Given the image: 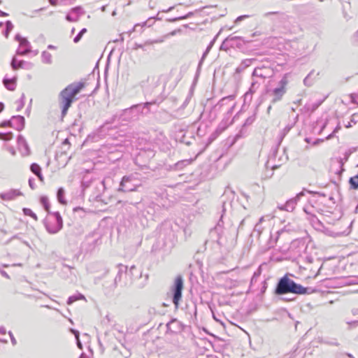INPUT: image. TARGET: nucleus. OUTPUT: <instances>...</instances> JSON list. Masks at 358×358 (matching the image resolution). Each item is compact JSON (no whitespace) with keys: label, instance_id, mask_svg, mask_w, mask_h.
Masks as SVG:
<instances>
[{"label":"nucleus","instance_id":"f257e3e1","mask_svg":"<svg viewBox=\"0 0 358 358\" xmlns=\"http://www.w3.org/2000/svg\"><path fill=\"white\" fill-rule=\"evenodd\" d=\"M316 290L312 287H305L296 283L294 280L288 277V274L285 275L279 279L275 289V294L276 295H283L288 293L295 294H310Z\"/></svg>","mask_w":358,"mask_h":358},{"label":"nucleus","instance_id":"f03ea898","mask_svg":"<svg viewBox=\"0 0 358 358\" xmlns=\"http://www.w3.org/2000/svg\"><path fill=\"white\" fill-rule=\"evenodd\" d=\"M84 87V83H75L69 85L59 94V101L62 108V117H64L71 107L75 96Z\"/></svg>","mask_w":358,"mask_h":358},{"label":"nucleus","instance_id":"7ed1b4c3","mask_svg":"<svg viewBox=\"0 0 358 358\" xmlns=\"http://www.w3.org/2000/svg\"><path fill=\"white\" fill-rule=\"evenodd\" d=\"M145 182V178L137 172L122 177L118 192H129L138 191V189L143 186Z\"/></svg>","mask_w":358,"mask_h":358},{"label":"nucleus","instance_id":"20e7f679","mask_svg":"<svg viewBox=\"0 0 358 358\" xmlns=\"http://www.w3.org/2000/svg\"><path fill=\"white\" fill-rule=\"evenodd\" d=\"M45 226L50 234H54L59 231L63 227V221L59 213L54 212L49 214L45 219Z\"/></svg>","mask_w":358,"mask_h":358},{"label":"nucleus","instance_id":"39448f33","mask_svg":"<svg viewBox=\"0 0 358 358\" xmlns=\"http://www.w3.org/2000/svg\"><path fill=\"white\" fill-rule=\"evenodd\" d=\"M288 84V80L287 76H284L283 78L278 83V86L273 89L270 92V96H271V103L274 104L278 101L282 100L283 96L287 92V85Z\"/></svg>","mask_w":358,"mask_h":358},{"label":"nucleus","instance_id":"423d86ee","mask_svg":"<svg viewBox=\"0 0 358 358\" xmlns=\"http://www.w3.org/2000/svg\"><path fill=\"white\" fill-rule=\"evenodd\" d=\"M183 289V279L181 275H178L175 279L174 284L171 288L173 292V303L176 308H178L179 301L182 298V291Z\"/></svg>","mask_w":358,"mask_h":358},{"label":"nucleus","instance_id":"0eeeda50","mask_svg":"<svg viewBox=\"0 0 358 358\" xmlns=\"http://www.w3.org/2000/svg\"><path fill=\"white\" fill-rule=\"evenodd\" d=\"M273 73L274 71L272 68L262 65L261 66H257L254 69L252 73V78L255 77L259 78L264 80L266 78L272 77Z\"/></svg>","mask_w":358,"mask_h":358},{"label":"nucleus","instance_id":"6e6552de","mask_svg":"<svg viewBox=\"0 0 358 358\" xmlns=\"http://www.w3.org/2000/svg\"><path fill=\"white\" fill-rule=\"evenodd\" d=\"M223 228L220 224V222L217 224L214 227V229H211L210 231V236L211 238L214 239L217 243L221 246L225 245L226 241L222 237L223 234Z\"/></svg>","mask_w":358,"mask_h":358},{"label":"nucleus","instance_id":"1a4fd4ad","mask_svg":"<svg viewBox=\"0 0 358 358\" xmlns=\"http://www.w3.org/2000/svg\"><path fill=\"white\" fill-rule=\"evenodd\" d=\"M304 195L303 192H301L296 194V196L289 200H288L286 203L283 206H279L278 208L282 210H286L288 212H292L295 208V206L300 199L301 196Z\"/></svg>","mask_w":358,"mask_h":358},{"label":"nucleus","instance_id":"9d476101","mask_svg":"<svg viewBox=\"0 0 358 358\" xmlns=\"http://www.w3.org/2000/svg\"><path fill=\"white\" fill-rule=\"evenodd\" d=\"M31 52V46L27 39H23L16 51V55H26Z\"/></svg>","mask_w":358,"mask_h":358},{"label":"nucleus","instance_id":"9b49d317","mask_svg":"<svg viewBox=\"0 0 358 358\" xmlns=\"http://www.w3.org/2000/svg\"><path fill=\"white\" fill-rule=\"evenodd\" d=\"M22 195V193L18 189H10L6 192L0 194V198L4 201H10L17 196Z\"/></svg>","mask_w":358,"mask_h":358},{"label":"nucleus","instance_id":"f8f14e48","mask_svg":"<svg viewBox=\"0 0 358 358\" xmlns=\"http://www.w3.org/2000/svg\"><path fill=\"white\" fill-rule=\"evenodd\" d=\"M83 14L82 8L77 6L71 9L70 13L66 15V19L69 22H76L78 20L79 16Z\"/></svg>","mask_w":358,"mask_h":358},{"label":"nucleus","instance_id":"ddd939ff","mask_svg":"<svg viewBox=\"0 0 358 358\" xmlns=\"http://www.w3.org/2000/svg\"><path fill=\"white\" fill-rule=\"evenodd\" d=\"M17 145L22 155L27 156L29 155L30 150L29 145L25 138L21 135L17 137Z\"/></svg>","mask_w":358,"mask_h":358},{"label":"nucleus","instance_id":"4468645a","mask_svg":"<svg viewBox=\"0 0 358 358\" xmlns=\"http://www.w3.org/2000/svg\"><path fill=\"white\" fill-rule=\"evenodd\" d=\"M166 327L167 331L171 333H177L182 329L180 322L176 319H173L169 323H167Z\"/></svg>","mask_w":358,"mask_h":358},{"label":"nucleus","instance_id":"2eb2a0df","mask_svg":"<svg viewBox=\"0 0 358 358\" xmlns=\"http://www.w3.org/2000/svg\"><path fill=\"white\" fill-rule=\"evenodd\" d=\"M13 124L12 127L20 131L24 127V118L21 115H16L12 117Z\"/></svg>","mask_w":358,"mask_h":358},{"label":"nucleus","instance_id":"dca6fc26","mask_svg":"<svg viewBox=\"0 0 358 358\" xmlns=\"http://www.w3.org/2000/svg\"><path fill=\"white\" fill-rule=\"evenodd\" d=\"M260 85L261 83L253 79L249 90L245 94V99H247L249 96L251 98L252 95L257 92Z\"/></svg>","mask_w":358,"mask_h":358},{"label":"nucleus","instance_id":"f3484780","mask_svg":"<svg viewBox=\"0 0 358 358\" xmlns=\"http://www.w3.org/2000/svg\"><path fill=\"white\" fill-rule=\"evenodd\" d=\"M255 59H245L241 62L239 66L236 69V73H240L243 72L246 68L250 66Z\"/></svg>","mask_w":358,"mask_h":358},{"label":"nucleus","instance_id":"a211bd4d","mask_svg":"<svg viewBox=\"0 0 358 358\" xmlns=\"http://www.w3.org/2000/svg\"><path fill=\"white\" fill-rule=\"evenodd\" d=\"M25 64L26 62L24 60H17L16 55L13 56L10 62L11 68L15 71L24 68Z\"/></svg>","mask_w":358,"mask_h":358},{"label":"nucleus","instance_id":"6ab92c4d","mask_svg":"<svg viewBox=\"0 0 358 358\" xmlns=\"http://www.w3.org/2000/svg\"><path fill=\"white\" fill-rule=\"evenodd\" d=\"M30 170L34 174H35L38 177L40 181L43 182L44 178L41 173V169L38 164L33 163L30 166Z\"/></svg>","mask_w":358,"mask_h":358},{"label":"nucleus","instance_id":"aec40b11","mask_svg":"<svg viewBox=\"0 0 358 358\" xmlns=\"http://www.w3.org/2000/svg\"><path fill=\"white\" fill-rule=\"evenodd\" d=\"M15 81H16V78H5L3 80V83L7 90H8L10 91H13L15 89V86H16Z\"/></svg>","mask_w":358,"mask_h":358},{"label":"nucleus","instance_id":"412c9836","mask_svg":"<svg viewBox=\"0 0 358 358\" xmlns=\"http://www.w3.org/2000/svg\"><path fill=\"white\" fill-rule=\"evenodd\" d=\"M150 105V103H149V102L145 103L143 104V106H142L141 104L134 105L131 108L125 109L124 111L125 113H128L134 110H136L139 113H143V109L145 107L148 108Z\"/></svg>","mask_w":358,"mask_h":358},{"label":"nucleus","instance_id":"4be33fe9","mask_svg":"<svg viewBox=\"0 0 358 358\" xmlns=\"http://www.w3.org/2000/svg\"><path fill=\"white\" fill-rule=\"evenodd\" d=\"M118 267V273L115 278V283L117 284L118 282L122 280V275L123 273H126L127 271V266L123 264H119Z\"/></svg>","mask_w":358,"mask_h":358},{"label":"nucleus","instance_id":"5701e85b","mask_svg":"<svg viewBox=\"0 0 358 358\" xmlns=\"http://www.w3.org/2000/svg\"><path fill=\"white\" fill-rule=\"evenodd\" d=\"M326 99L324 98L322 100L318 101L317 103H313V104H306L303 109L306 110V111H310V112H313L315 111L322 103V102L324 101V99Z\"/></svg>","mask_w":358,"mask_h":358},{"label":"nucleus","instance_id":"b1692460","mask_svg":"<svg viewBox=\"0 0 358 358\" xmlns=\"http://www.w3.org/2000/svg\"><path fill=\"white\" fill-rule=\"evenodd\" d=\"M192 161L193 160L192 159L179 161L175 164L176 169L181 170L185 166L189 165L192 162Z\"/></svg>","mask_w":358,"mask_h":358},{"label":"nucleus","instance_id":"393cba45","mask_svg":"<svg viewBox=\"0 0 358 358\" xmlns=\"http://www.w3.org/2000/svg\"><path fill=\"white\" fill-rule=\"evenodd\" d=\"M264 220V217H262L259 220V222L256 224V225L255 226V228H254V230H253V234L255 235V234L257 236H259L262 230H263V227L261 226V223L262 222V221Z\"/></svg>","mask_w":358,"mask_h":358},{"label":"nucleus","instance_id":"a878e982","mask_svg":"<svg viewBox=\"0 0 358 358\" xmlns=\"http://www.w3.org/2000/svg\"><path fill=\"white\" fill-rule=\"evenodd\" d=\"M58 201L62 204H66V201L64 199V189L62 187L59 188L57 193Z\"/></svg>","mask_w":358,"mask_h":358},{"label":"nucleus","instance_id":"bb28decb","mask_svg":"<svg viewBox=\"0 0 358 358\" xmlns=\"http://www.w3.org/2000/svg\"><path fill=\"white\" fill-rule=\"evenodd\" d=\"M42 62L45 64L52 63V55L50 52L43 51L41 54Z\"/></svg>","mask_w":358,"mask_h":358},{"label":"nucleus","instance_id":"cd10ccee","mask_svg":"<svg viewBox=\"0 0 358 358\" xmlns=\"http://www.w3.org/2000/svg\"><path fill=\"white\" fill-rule=\"evenodd\" d=\"M41 203L43 206L45 211L49 214L52 213L50 211V203L48 197L46 196H41Z\"/></svg>","mask_w":358,"mask_h":358},{"label":"nucleus","instance_id":"c85d7f7f","mask_svg":"<svg viewBox=\"0 0 358 358\" xmlns=\"http://www.w3.org/2000/svg\"><path fill=\"white\" fill-rule=\"evenodd\" d=\"M79 299H85L84 295H83L81 294H78V295L71 296L68 299L67 303L69 305H71V303H73V302H75L76 301L79 300Z\"/></svg>","mask_w":358,"mask_h":358},{"label":"nucleus","instance_id":"c756f323","mask_svg":"<svg viewBox=\"0 0 358 358\" xmlns=\"http://www.w3.org/2000/svg\"><path fill=\"white\" fill-rule=\"evenodd\" d=\"M349 182L352 189H358V175L350 178Z\"/></svg>","mask_w":358,"mask_h":358},{"label":"nucleus","instance_id":"7c9ffc66","mask_svg":"<svg viewBox=\"0 0 358 358\" xmlns=\"http://www.w3.org/2000/svg\"><path fill=\"white\" fill-rule=\"evenodd\" d=\"M153 19H155V17H150V18L148 19V21L144 22H143V23H142V24H135V25H134V27H133L132 30L129 32V34H130L131 32H133V31H137V28H138V27H145V26H148V27H150V24H148V21H150V20H153Z\"/></svg>","mask_w":358,"mask_h":358},{"label":"nucleus","instance_id":"2f4dec72","mask_svg":"<svg viewBox=\"0 0 358 358\" xmlns=\"http://www.w3.org/2000/svg\"><path fill=\"white\" fill-rule=\"evenodd\" d=\"M6 30L4 31V36H5L6 38H8V35H9V33L11 31V30L13 28V24L11 23L10 21H7L6 22Z\"/></svg>","mask_w":358,"mask_h":358},{"label":"nucleus","instance_id":"473e14b6","mask_svg":"<svg viewBox=\"0 0 358 358\" xmlns=\"http://www.w3.org/2000/svg\"><path fill=\"white\" fill-rule=\"evenodd\" d=\"M23 213L25 215L30 216L32 218H34L35 220H37L36 215L34 213H33V211L31 209L24 208H23Z\"/></svg>","mask_w":358,"mask_h":358},{"label":"nucleus","instance_id":"72a5a7b5","mask_svg":"<svg viewBox=\"0 0 358 358\" xmlns=\"http://www.w3.org/2000/svg\"><path fill=\"white\" fill-rule=\"evenodd\" d=\"M215 38H214L210 43V44L208 45L206 51L203 52V56L201 57V59L200 61V64L203 62V60L204 59V58L207 56V55L208 54L209 51L210 50V49L212 48L213 44H214V42H215Z\"/></svg>","mask_w":358,"mask_h":358},{"label":"nucleus","instance_id":"f704fd0d","mask_svg":"<svg viewBox=\"0 0 358 358\" xmlns=\"http://www.w3.org/2000/svg\"><path fill=\"white\" fill-rule=\"evenodd\" d=\"M86 32H87V29H85V28L82 29L80 31V32L77 34V36L74 38L73 42L78 43V41H80V40L81 39L83 34H85Z\"/></svg>","mask_w":358,"mask_h":358},{"label":"nucleus","instance_id":"c9c22d12","mask_svg":"<svg viewBox=\"0 0 358 358\" xmlns=\"http://www.w3.org/2000/svg\"><path fill=\"white\" fill-rule=\"evenodd\" d=\"M12 138V133H0V139L3 141H9Z\"/></svg>","mask_w":358,"mask_h":358},{"label":"nucleus","instance_id":"e433bc0d","mask_svg":"<svg viewBox=\"0 0 358 358\" xmlns=\"http://www.w3.org/2000/svg\"><path fill=\"white\" fill-rule=\"evenodd\" d=\"M13 121L12 119L10 120H6L1 123L0 126L1 127H12Z\"/></svg>","mask_w":358,"mask_h":358},{"label":"nucleus","instance_id":"4c0bfd02","mask_svg":"<svg viewBox=\"0 0 358 358\" xmlns=\"http://www.w3.org/2000/svg\"><path fill=\"white\" fill-rule=\"evenodd\" d=\"M255 121V117L254 116H251V117H249L246 119L245 123H244V126H248V125H250L252 124V122Z\"/></svg>","mask_w":358,"mask_h":358},{"label":"nucleus","instance_id":"58836bf2","mask_svg":"<svg viewBox=\"0 0 358 358\" xmlns=\"http://www.w3.org/2000/svg\"><path fill=\"white\" fill-rule=\"evenodd\" d=\"M236 40H241L243 41L244 43L245 42V41H243L241 37L240 36H229L228 38H227L226 41H234Z\"/></svg>","mask_w":358,"mask_h":358},{"label":"nucleus","instance_id":"ea45409f","mask_svg":"<svg viewBox=\"0 0 358 358\" xmlns=\"http://www.w3.org/2000/svg\"><path fill=\"white\" fill-rule=\"evenodd\" d=\"M346 323L349 325L350 329L358 326V320L347 321Z\"/></svg>","mask_w":358,"mask_h":358},{"label":"nucleus","instance_id":"a19ab883","mask_svg":"<svg viewBox=\"0 0 358 358\" xmlns=\"http://www.w3.org/2000/svg\"><path fill=\"white\" fill-rule=\"evenodd\" d=\"M250 17V16H249V15H241V16L238 17L236 19L235 22H236V23H238V22H239L242 21L243 20H244V19H245V18H248V17Z\"/></svg>","mask_w":358,"mask_h":358},{"label":"nucleus","instance_id":"79ce46f5","mask_svg":"<svg viewBox=\"0 0 358 358\" xmlns=\"http://www.w3.org/2000/svg\"><path fill=\"white\" fill-rule=\"evenodd\" d=\"M341 129V127L339 125H338L335 129L334 130V131L329 134L327 137V139H330L332 138L333 135L334 133L337 132L339 129Z\"/></svg>","mask_w":358,"mask_h":358},{"label":"nucleus","instance_id":"37998d69","mask_svg":"<svg viewBox=\"0 0 358 358\" xmlns=\"http://www.w3.org/2000/svg\"><path fill=\"white\" fill-rule=\"evenodd\" d=\"M15 39L17 41L20 43V45L21 44V42H22L23 39H27L26 38L22 37L20 34H16L15 36Z\"/></svg>","mask_w":358,"mask_h":358},{"label":"nucleus","instance_id":"c03bdc74","mask_svg":"<svg viewBox=\"0 0 358 358\" xmlns=\"http://www.w3.org/2000/svg\"><path fill=\"white\" fill-rule=\"evenodd\" d=\"M70 331L71 333H73L74 334L76 339L79 338L80 333L78 331L73 329H71Z\"/></svg>","mask_w":358,"mask_h":358},{"label":"nucleus","instance_id":"a18cd8bd","mask_svg":"<svg viewBox=\"0 0 358 358\" xmlns=\"http://www.w3.org/2000/svg\"><path fill=\"white\" fill-rule=\"evenodd\" d=\"M8 334H9V336H10V340H11V342H12L13 345H15V344H16V340H15V338H14V336H13V335L12 332L9 331V332H8Z\"/></svg>","mask_w":358,"mask_h":358},{"label":"nucleus","instance_id":"49530a36","mask_svg":"<svg viewBox=\"0 0 358 358\" xmlns=\"http://www.w3.org/2000/svg\"><path fill=\"white\" fill-rule=\"evenodd\" d=\"M34 179H32V178H30V179L29 180V185L30 187H31L32 189H34L35 188V184H34Z\"/></svg>","mask_w":358,"mask_h":358},{"label":"nucleus","instance_id":"de8ad7c7","mask_svg":"<svg viewBox=\"0 0 358 358\" xmlns=\"http://www.w3.org/2000/svg\"><path fill=\"white\" fill-rule=\"evenodd\" d=\"M0 273L5 278L9 279L10 278V276L8 275V274L3 270L1 269L0 268Z\"/></svg>","mask_w":358,"mask_h":358},{"label":"nucleus","instance_id":"09e8293b","mask_svg":"<svg viewBox=\"0 0 358 358\" xmlns=\"http://www.w3.org/2000/svg\"><path fill=\"white\" fill-rule=\"evenodd\" d=\"M76 344H77V346L79 349L82 350L83 349V344L82 343L80 342V338H76Z\"/></svg>","mask_w":358,"mask_h":358},{"label":"nucleus","instance_id":"8fccbe9b","mask_svg":"<svg viewBox=\"0 0 358 358\" xmlns=\"http://www.w3.org/2000/svg\"><path fill=\"white\" fill-rule=\"evenodd\" d=\"M352 123H354V124H355V123H356V122H355V121H354V120H353V119H352L350 122H348V124H346L345 125V127L346 128H350V127H351L352 126Z\"/></svg>","mask_w":358,"mask_h":358},{"label":"nucleus","instance_id":"3c124183","mask_svg":"<svg viewBox=\"0 0 358 358\" xmlns=\"http://www.w3.org/2000/svg\"><path fill=\"white\" fill-rule=\"evenodd\" d=\"M180 31H180V29H176V30H173V31H172L171 32H170V33L169 34V36H174V35H176V34L180 33Z\"/></svg>","mask_w":358,"mask_h":358},{"label":"nucleus","instance_id":"603ef678","mask_svg":"<svg viewBox=\"0 0 358 358\" xmlns=\"http://www.w3.org/2000/svg\"><path fill=\"white\" fill-rule=\"evenodd\" d=\"M310 208H312V207H304V208H303V210H304V212H305L306 214L310 215V214H311V213H310V210H309Z\"/></svg>","mask_w":358,"mask_h":358},{"label":"nucleus","instance_id":"864d4df0","mask_svg":"<svg viewBox=\"0 0 358 358\" xmlns=\"http://www.w3.org/2000/svg\"><path fill=\"white\" fill-rule=\"evenodd\" d=\"M6 330L3 327H0V334L5 335Z\"/></svg>","mask_w":358,"mask_h":358},{"label":"nucleus","instance_id":"5fc2aeb1","mask_svg":"<svg viewBox=\"0 0 358 358\" xmlns=\"http://www.w3.org/2000/svg\"><path fill=\"white\" fill-rule=\"evenodd\" d=\"M188 15H186V16H182V17H177V18H174L173 20H171V22H175L176 20H182V19H185L187 17Z\"/></svg>","mask_w":358,"mask_h":358},{"label":"nucleus","instance_id":"6e6d98bb","mask_svg":"<svg viewBox=\"0 0 358 358\" xmlns=\"http://www.w3.org/2000/svg\"><path fill=\"white\" fill-rule=\"evenodd\" d=\"M143 45L141 44L135 43L134 49L138 50L139 48H143Z\"/></svg>","mask_w":358,"mask_h":358},{"label":"nucleus","instance_id":"4d7b16f0","mask_svg":"<svg viewBox=\"0 0 358 358\" xmlns=\"http://www.w3.org/2000/svg\"><path fill=\"white\" fill-rule=\"evenodd\" d=\"M277 13H278V12H268V13H266L264 14V16L267 17V16H268L270 15H275V14H277Z\"/></svg>","mask_w":358,"mask_h":358},{"label":"nucleus","instance_id":"13d9d810","mask_svg":"<svg viewBox=\"0 0 358 358\" xmlns=\"http://www.w3.org/2000/svg\"><path fill=\"white\" fill-rule=\"evenodd\" d=\"M162 41H163V40H157L155 41L146 42V44H152L154 43H162Z\"/></svg>","mask_w":358,"mask_h":358},{"label":"nucleus","instance_id":"bf43d9fd","mask_svg":"<svg viewBox=\"0 0 358 358\" xmlns=\"http://www.w3.org/2000/svg\"><path fill=\"white\" fill-rule=\"evenodd\" d=\"M52 6H55L57 4V0H48Z\"/></svg>","mask_w":358,"mask_h":358},{"label":"nucleus","instance_id":"052dcab7","mask_svg":"<svg viewBox=\"0 0 358 358\" xmlns=\"http://www.w3.org/2000/svg\"><path fill=\"white\" fill-rule=\"evenodd\" d=\"M8 15V13L3 12V11H1L0 10V16L1 17H5V16H7Z\"/></svg>","mask_w":358,"mask_h":358},{"label":"nucleus","instance_id":"680f3d73","mask_svg":"<svg viewBox=\"0 0 358 358\" xmlns=\"http://www.w3.org/2000/svg\"><path fill=\"white\" fill-rule=\"evenodd\" d=\"M308 76L307 77H306L305 79L303 80V83L306 85H309V84L308 83Z\"/></svg>","mask_w":358,"mask_h":358},{"label":"nucleus","instance_id":"e2e57ef3","mask_svg":"<svg viewBox=\"0 0 358 358\" xmlns=\"http://www.w3.org/2000/svg\"><path fill=\"white\" fill-rule=\"evenodd\" d=\"M4 104L2 102H0V113L3 110Z\"/></svg>","mask_w":358,"mask_h":358},{"label":"nucleus","instance_id":"0e129e2a","mask_svg":"<svg viewBox=\"0 0 358 358\" xmlns=\"http://www.w3.org/2000/svg\"><path fill=\"white\" fill-rule=\"evenodd\" d=\"M80 358H89V357L85 353H82L80 356Z\"/></svg>","mask_w":358,"mask_h":358},{"label":"nucleus","instance_id":"69168bd1","mask_svg":"<svg viewBox=\"0 0 358 358\" xmlns=\"http://www.w3.org/2000/svg\"><path fill=\"white\" fill-rule=\"evenodd\" d=\"M155 206V203H151L148 206V208H150L151 210H153V207Z\"/></svg>","mask_w":358,"mask_h":358},{"label":"nucleus","instance_id":"338daca9","mask_svg":"<svg viewBox=\"0 0 358 358\" xmlns=\"http://www.w3.org/2000/svg\"><path fill=\"white\" fill-rule=\"evenodd\" d=\"M272 108V106H271V103L268 106L267 108V113H269L271 110Z\"/></svg>","mask_w":358,"mask_h":358},{"label":"nucleus","instance_id":"774afa93","mask_svg":"<svg viewBox=\"0 0 358 358\" xmlns=\"http://www.w3.org/2000/svg\"><path fill=\"white\" fill-rule=\"evenodd\" d=\"M48 49H50V50H54V49H55L56 48H55V46H54V45H49L48 46Z\"/></svg>","mask_w":358,"mask_h":358}]
</instances>
